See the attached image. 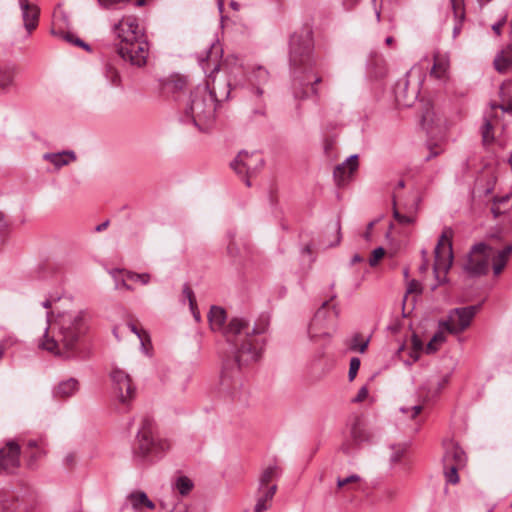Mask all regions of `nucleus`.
<instances>
[{
	"mask_svg": "<svg viewBox=\"0 0 512 512\" xmlns=\"http://www.w3.org/2000/svg\"><path fill=\"white\" fill-rule=\"evenodd\" d=\"M226 311L219 306H212L208 313V320L213 331L223 334L228 342L236 348L235 357L227 359L223 364L220 377V392L232 399L240 398V389L243 386L241 368L256 362L266 344L262 337L266 333L269 321L261 317L253 326L243 317H233L226 324Z\"/></svg>",
	"mask_w": 512,
	"mask_h": 512,
	"instance_id": "1",
	"label": "nucleus"
},
{
	"mask_svg": "<svg viewBox=\"0 0 512 512\" xmlns=\"http://www.w3.org/2000/svg\"><path fill=\"white\" fill-rule=\"evenodd\" d=\"M87 314L84 311L59 313L45 329L38 347L64 359L81 355V339L87 331Z\"/></svg>",
	"mask_w": 512,
	"mask_h": 512,
	"instance_id": "2",
	"label": "nucleus"
},
{
	"mask_svg": "<svg viewBox=\"0 0 512 512\" xmlns=\"http://www.w3.org/2000/svg\"><path fill=\"white\" fill-rule=\"evenodd\" d=\"M290 67L293 73V96L296 100L319 97L317 85L322 77L314 74L313 40L309 30L294 33L290 38Z\"/></svg>",
	"mask_w": 512,
	"mask_h": 512,
	"instance_id": "3",
	"label": "nucleus"
},
{
	"mask_svg": "<svg viewBox=\"0 0 512 512\" xmlns=\"http://www.w3.org/2000/svg\"><path fill=\"white\" fill-rule=\"evenodd\" d=\"M223 49L218 42H213L206 53L205 58H199L200 66L207 75V81L203 88H208L214 98L221 104L229 99L232 85H236V75L242 71V65L238 58L230 56L220 63Z\"/></svg>",
	"mask_w": 512,
	"mask_h": 512,
	"instance_id": "4",
	"label": "nucleus"
},
{
	"mask_svg": "<svg viewBox=\"0 0 512 512\" xmlns=\"http://www.w3.org/2000/svg\"><path fill=\"white\" fill-rule=\"evenodd\" d=\"M114 33L120 40L118 55L131 65L142 67L146 64L149 46L135 16H124L114 25Z\"/></svg>",
	"mask_w": 512,
	"mask_h": 512,
	"instance_id": "5",
	"label": "nucleus"
},
{
	"mask_svg": "<svg viewBox=\"0 0 512 512\" xmlns=\"http://www.w3.org/2000/svg\"><path fill=\"white\" fill-rule=\"evenodd\" d=\"M208 88L197 86L189 96L182 121L192 123L200 132L210 131L216 123V113L220 106Z\"/></svg>",
	"mask_w": 512,
	"mask_h": 512,
	"instance_id": "6",
	"label": "nucleus"
},
{
	"mask_svg": "<svg viewBox=\"0 0 512 512\" xmlns=\"http://www.w3.org/2000/svg\"><path fill=\"white\" fill-rule=\"evenodd\" d=\"M169 448L170 444L167 440L160 439L154 435L153 420L145 417L142 420L134 445L135 458L142 462L152 461L161 457Z\"/></svg>",
	"mask_w": 512,
	"mask_h": 512,
	"instance_id": "7",
	"label": "nucleus"
},
{
	"mask_svg": "<svg viewBox=\"0 0 512 512\" xmlns=\"http://www.w3.org/2000/svg\"><path fill=\"white\" fill-rule=\"evenodd\" d=\"M492 254L491 237L486 241L474 244L464 264V270L473 277L486 275L490 268V257Z\"/></svg>",
	"mask_w": 512,
	"mask_h": 512,
	"instance_id": "8",
	"label": "nucleus"
},
{
	"mask_svg": "<svg viewBox=\"0 0 512 512\" xmlns=\"http://www.w3.org/2000/svg\"><path fill=\"white\" fill-rule=\"evenodd\" d=\"M480 309V305H470L452 309L445 321L440 322V327L451 333L459 334L465 331Z\"/></svg>",
	"mask_w": 512,
	"mask_h": 512,
	"instance_id": "9",
	"label": "nucleus"
},
{
	"mask_svg": "<svg viewBox=\"0 0 512 512\" xmlns=\"http://www.w3.org/2000/svg\"><path fill=\"white\" fill-rule=\"evenodd\" d=\"M110 378L119 402L124 406H128L136 397L137 392L136 385L131 376L126 371L115 367L110 372Z\"/></svg>",
	"mask_w": 512,
	"mask_h": 512,
	"instance_id": "10",
	"label": "nucleus"
},
{
	"mask_svg": "<svg viewBox=\"0 0 512 512\" xmlns=\"http://www.w3.org/2000/svg\"><path fill=\"white\" fill-rule=\"evenodd\" d=\"M264 165L263 157L257 152L240 151L231 162L232 169L240 176L246 177V185L251 183L249 177L256 174Z\"/></svg>",
	"mask_w": 512,
	"mask_h": 512,
	"instance_id": "11",
	"label": "nucleus"
},
{
	"mask_svg": "<svg viewBox=\"0 0 512 512\" xmlns=\"http://www.w3.org/2000/svg\"><path fill=\"white\" fill-rule=\"evenodd\" d=\"M452 234L451 228L445 229L435 247L434 272L436 274L440 271L446 273L452 265Z\"/></svg>",
	"mask_w": 512,
	"mask_h": 512,
	"instance_id": "12",
	"label": "nucleus"
},
{
	"mask_svg": "<svg viewBox=\"0 0 512 512\" xmlns=\"http://www.w3.org/2000/svg\"><path fill=\"white\" fill-rule=\"evenodd\" d=\"M491 247L493 254L490 257L494 276H499L505 269L509 257L512 254V242L502 241L501 237L491 236Z\"/></svg>",
	"mask_w": 512,
	"mask_h": 512,
	"instance_id": "13",
	"label": "nucleus"
},
{
	"mask_svg": "<svg viewBox=\"0 0 512 512\" xmlns=\"http://www.w3.org/2000/svg\"><path fill=\"white\" fill-rule=\"evenodd\" d=\"M20 446L13 440L0 449V473H12L20 464Z\"/></svg>",
	"mask_w": 512,
	"mask_h": 512,
	"instance_id": "14",
	"label": "nucleus"
},
{
	"mask_svg": "<svg viewBox=\"0 0 512 512\" xmlns=\"http://www.w3.org/2000/svg\"><path fill=\"white\" fill-rule=\"evenodd\" d=\"M411 203L405 204L402 208L396 206L398 195L396 192L393 194L394 210L393 216L400 224H412L416 221V212L420 198L417 193H412Z\"/></svg>",
	"mask_w": 512,
	"mask_h": 512,
	"instance_id": "15",
	"label": "nucleus"
},
{
	"mask_svg": "<svg viewBox=\"0 0 512 512\" xmlns=\"http://www.w3.org/2000/svg\"><path fill=\"white\" fill-rule=\"evenodd\" d=\"M20 67L14 62L0 63V93H9L16 88Z\"/></svg>",
	"mask_w": 512,
	"mask_h": 512,
	"instance_id": "16",
	"label": "nucleus"
},
{
	"mask_svg": "<svg viewBox=\"0 0 512 512\" xmlns=\"http://www.w3.org/2000/svg\"><path fill=\"white\" fill-rule=\"evenodd\" d=\"M358 168V155L348 157L343 163L337 165L333 171V177L337 186L346 185Z\"/></svg>",
	"mask_w": 512,
	"mask_h": 512,
	"instance_id": "17",
	"label": "nucleus"
},
{
	"mask_svg": "<svg viewBox=\"0 0 512 512\" xmlns=\"http://www.w3.org/2000/svg\"><path fill=\"white\" fill-rule=\"evenodd\" d=\"M413 70L406 73L405 78L399 80L395 87V97L397 102L403 106H411L413 101L417 98L419 93L418 87L413 88L409 91L408 77L412 75Z\"/></svg>",
	"mask_w": 512,
	"mask_h": 512,
	"instance_id": "18",
	"label": "nucleus"
},
{
	"mask_svg": "<svg viewBox=\"0 0 512 512\" xmlns=\"http://www.w3.org/2000/svg\"><path fill=\"white\" fill-rule=\"evenodd\" d=\"M25 29L31 33L38 25L39 9L29 0H18Z\"/></svg>",
	"mask_w": 512,
	"mask_h": 512,
	"instance_id": "19",
	"label": "nucleus"
},
{
	"mask_svg": "<svg viewBox=\"0 0 512 512\" xmlns=\"http://www.w3.org/2000/svg\"><path fill=\"white\" fill-rule=\"evenodd\" d=\"M466 463V455L461 447H459L456 443L449 442L445 446V453L443 456V466L448 467V465L463 467Z\"/></svg>",
	"mask_w": 512,
	"mask_h": 512,
	"instance_id": "20",
	"label": "nucleus"
},
{
	"mask_svg": "<svg viewBox=\"0 0 512 512\" xmlns=\"http://www.w3.org/2000/svg\"><path fill=\"white\" fill-rule=\"evenodd\" d=\"M329 305L328 301L323 302L322 306L316 311L314 318L312 319L309 325V336L311 339H314L318 336H329V333L326 331L319 332L321 328L325 327V321L327 318V307Z\"/></svg>",
	"mask_w": 512,
	"mask_h": 512,
	"instance_id": "21",
	"label": "nucleus"
},
{
	"mask_svg": "<svg viewBox=\"0 0 512 512\" xmlns=\"http://www.w3.org/2000/svg\"><path fill=\"white\" fill-rule=\"evenodd\" d=\"M248 79L255 96L261 97L263 94L261 86L268 82L269 72L264 67L257 66L251 71Z\"/></svg>",
	"mask_w": 512,
	"mask_h": 512,
	"instance_id": "22",
	"label": "nucleus"
},
{
	"mask_svg": "<svg viewBox=\"0 0 512 512\" xmlns=\"http://www.w3.org/2000/svg\"><path fill=\"white\" fill-rule=\"evenodd\" d=\"M126 504L130 505L135 512H140L143 507L149 510L155 509V504L143 491H133L126 496Z\"/></svg>",
	"mask_w": 512,
	"mask_h": 512,
	"instance_id": "23",
	"label": "nucleus"
},
{
	"mask_svg": "<svg viewBox=\"0 0 512 512\" xmlns=\"http://www.w3.org/2000/svg\"><path fill=\"white\" fill-rule=\"evenodd\" d=\"M43 159L52 163L57 169L76 160L74 151L66 150L57 153H45Z\"/></svg>",
	"mask_w": 512,
	"mask_h": 512,
	"instance_id": "24",
	"label": "nucleus"
},
{
	"mask_svg": "<svg viewBox=\"0 0 512 512\" xmlns=\"http://www.w3.org/2000/svg\"><path fill=\"white\" fill-rule=\"evenodd\" d=\"M79 389V382L75 378L61 381L53 390L55 398H68L73 396Z\"/></svg>",
	"mask_w": 512,
	"mask_h": 512,
	"instance_id": "25",
	"label": "nucleus"
},
{
	"mask_svg": "<svg viewBox=\"0 0 512 512\" xmlns=\"http://www.w3.org/2000/svg\"><path fill=\"white\" fill-rule=\"evenodd\" d=\"M277 491V485L272 484L267 488H264L262 491H258L259 496L257 498L254 511L255 512H264L269 509L270 505L268 502H270L275 493Z\"/></svg>",
	"mask_w": 512,
	"mask_h": 512,
	"instance_id": "26",
	"label": "nucleus"
},
{
	"mask_svg": "<svg viewBox=\"0 0 512 512\" xmlns=\"http://www.w3.org/2000/svg\"><path fill=\"white\" fill-rule=\"evenodd\" d=\"M494 67L500 73H506L512 67V46L501 50L494 59Z\"/></svg>",
	"mask_w": 512,
	"mask_h": 512,
	"instance_id": "27",
	"label": "nucleus"
},
{
	"mask_svg": "<svg viewBox=\"0 0 512 512\" xmlns=\"http://www.w3.org/2000/svg\"><path fill=\"white\" fill-rule=\"evenodd\" d=\"M280 475L281 469L277 464H271L266 467L259 478L258 491H262L264 488L269 487V483L279 478Z\"/></svg>",
	"mask_w": 512,
	"mask_h": 512,
	"instance_id": "28",
	"label": "nucleus"
},
{
	"mask_svg": "<svg viewBox=\"0 0 512 512\" xmlns=\"http://www.w3.org/2000/svg\"><path fill=\"white\" fill-rule=\"evenodd\" d=\"M512 206V193H506L505 195L494 197L491 212L494 217L497 218L504 214Z\"/></svg>",
	"mask_w": 512,
	"mask_h": 512,
	"instance_id": "29",
	"label": "nucleus"
},
{
	"mask_svg": "<svg viewBox=\"0 0 512 512\" xmlns=\"http://www.w3.org/2000/svg\"><path fill=\"white\" fill-rule=\"evenodd\" d=\"M0 512H26V509L19 504L18 499L4 495L0 497Z\"/></svg>",
	"mask_w": 512,
	"mask_h": 512,
	"instance_id": "30",
	"label": "nucleus"
},
{
	"mask_svg": "<svg viewBox=\"0 0 512 512\" xmlns=\"http://www.w3.org/2000/svg\"><path fill=\"white\" fill-rule=\"evenodd\" d=\"M442 120L437 117L436 113L432 108H427L422 115V126L426 129L427 133H432L433 128L440 127Z\"/></svg>",
	"mask_w": 512,
	"mask_h": 512,
	"instance_id": "31",
	"label": "nucleus"
},
{
	"mask_svg": "<svg viewBox=\"0 0 512 512\" xmlns=\"http://www.w3.org/2000/svg\"><path fill=\"white\" fill-rule=\"evenodd\" d=\"M370 338H364L362 334L355 333L347 340V346L351 351L364 353L368 347Z\"/></svg>",
	"mask_w": 512,
	"mask_h": 512,
	"instance_id": "32",
	"label": "nucleus"
},
{
	"mask_svg": "<svg viewBox=\"0 0 512 512\" xmlns=\"http://www.w3.org/2000/svg\"><path fill=\"white\" fill-rule=\"evenodd\" d=\"M368 69L374 77H382L385 74L382 57L377 54L371 55L368 61Z\"/></svg>",
	"mask_w": 512,
	"mask_h": 512,
	"instance_id": "33",
	"label": "nucleus"
},
{
	"mask_svg": "<svg viewBox=\"0 0 512 512\" xmlns=\"http://www.w3.org/2000/svg\"><path fill=\"white\" fill-rule=\"evenodd\" d=\"M103 75L111 86H119L121 84V76L117 68L111 63H106Z\"/></svg>",
	"mask_w": 512,
	"mask_h": 512,
	"instance_id": "34",
	"label": "nucleus"
},
{
	"mask_svg": "<svg viewBox=\"0 0 512 512\" xmlns=\"http://www.w3.org/2000/svg\"><path fill=\"white\" fill-rule=\"evenodd\" d=\"M127 270H124V269H112V270H109V274L112 276V278L114 279L115 281V287L116 289H126V290H130L131 287L127 284L126 280L127 277L125 275V272Z\"/></svg>",
	"mask_w": 512,
	"mask_h": 512,
	"instance_id": "35",
	"label": "nucleus"
},
{
	"mask_svg": "<svg viewBox=\"0 0 512 512\" xmlns=\"http://www.w3.org/2000/svg\"><path fill=\"white\" fill-rule=\"evenodd\" d=\"M481 182V179L476 181L475 192L478 193L479 196L490 194L494 189L495 177L492 174H489L487 175V184L482 185Z\"/></svg>",
	"mask_w": 512,
	"mask_h": 512,
	"instance_id": "36",
	"label": "nucleus"
},
{
	"mask_svg": "<svg viewBox=\"0 0 512 512\" xmlns=\"http://www.w3.org/2000/svg\"><path fill=\"white\" fill-rule=\"evenodd\" d=\"M350 437L355 444H360L368 439L365 430L362 428L359 422L353 424Z\"/></svg>",
	"mask_w": 512,
	"mask_h": 512,
	"instance_id": "37",
	"label": "nucleus"
},
{
	"mask_svg": "<svg viewBox=\"0 0 512 512\" xmlns=\"http://www.w3.org/2000/svg\"><path fill=\"white\" fill-rule=\"evenodd\" d=\"M174 486L181 495H186L193 488V483L188 477L180 476L177 478Z\"/></svg>",
	"mask_w": 512,
	"mask_h": 512,
	"instance_id": "38",
	"label": "nucleus"
},
{
	"mask_svg": "<svg viewBox=\"0 0 512 512\" xmlns=\"http://www.w3.org/2000/svg\"><path fill=\"white\" fill-rule=\"evenodd\" d=\"M447 383H448L447 377H444L435 383L431 382L428 392L426 394V398L428 400L435 398L440 393V391L445 387V385Z\"/></svg>",
	"mask_w": 512,
	"mask_h": 512,
	"instance_id": "39",
	"label": "nucleus"
},
{
	"mask_svg": "<svg viewBox=\"0 0 512 512\" xmlns=\"http://www.w3.org/2000/svg\"><path fill=\"white\" fill-rule=\"evenodd\" d=\"M52 33L54 35H59L61 36L64 40H66L67 42H70V43H73L77 46H80V47H83L85 50H90V47L88 44H86L83 40L75 37L73 34L71 33H68V32H61V33H57L54 29L52 30Z\"/></svg>",
	"mask_w": 512,
	"mask_h": 512,
	"instance_id": "40",
	"label": "nucleus"
},
{
	"mask_svg": "<svg viewBox=\"0 0 512 512\" xmlns=\"http://www.w3.org/2000/svg\"><path fill=\"white\" fill-rule=\"evenodd\" d=\"M128 328L132 333H134L138 337L143 350H145V344L146 342H149L148 333L145 330L137 328V326L133 323H128Z\"/></svg>",
	"mask_w": 512,
	"mask_h": 512,
	"instance_id": "41",
	"label": "nucleus"
},
{
	"mask_svg": "<svg viewBox=\"0 0 512 512\" xmlns=\"http://www.w3.org/2000/svg\"><path fill=\"white\" fill-rule=\"evenodd\" d=\"M460 467L457 466H450L444 467V473L447 483L450 484H457L459 482V476H458V469Z\"/></svg>",
	"mask_w": 512,
	"mask_h": 512,
	"instance_id": "42",
	"label": "nucleus"
},
{
	"mask_svg": "<svg viewBox=\"0 0 512 512\" xmlns=\"http://www.w3.org/2000/svg\"><path fill=\"white\" fill-rule=\"evenodd\" d=\"M125 275L128 280L140 281L143 285H147L150 281V275L148 273L139 274L132 271H126Z\"/></svg>",
	"mask_w": 512,
	"mask_h": 512,
	"instance_id": "43",
	"label": "nucleus"
},
{
	"mask_svg": "<svg viewBox=\"0 0 512 512\" xmlns=\"http://www.w3.org/2000/svg\"><path fill=\"white\" fill-rule=\"evenodd\" d=\"M492 124L491 122L485 118L483 126L481 128L482 138L484 143H490L493 141L494 137L491 134Z\"/></svg>",
	"mask_w": 512,
	"mask_h": 512,
	"instance_id": "44",
	"label": "nucleus"
},
{
	"mask_svg": "<svg viewBox=\"0 0 512 512\" xmlns=\"http://www.w3.org/2000/svg\"><path fill=\"white\" fill-rule=\"evenodd\" d=\"M447 70V65L444 62L436 61L431 69L430 74L436 78H442Z\"/></svg>",
	"mask_w": 512,
	"mask_h": 512,
	"instance_id": "45",
	"label": "nucleus"
},
{
	"mask_svg": "<svg viewBox=\"0 0 512 512\" xmlns=\"http://www.w3.org/2000/svg\"><path fill=\"white\" fill-rule=\"evenodd\" d=\"M361 361L358 357H352L349 365L348 378L349 381H353L360 368Z\"/></svg>",
	"mask_w": 512,
	"mask_h": 512,
	"instance_id": "46",
	"label": "nucleus"
},
{
	"mask_svg": "<svg viewBox=\"0 0 512 512\" xmlns=\"http://www.w3.org/2000/svg\"><path fill=\"white\" fill-rule=\"evenodd\" d=\"M360 480H361V478L357 474H352L345 478L338 477L337 478V487L343 488L348 484L358 483Z\"/></svg>",
	"mask_w": 512,
	"mask_h": 512,
	"instance_id": "47",
	"label": "nucleus"
},
{
	"mask_svg": "<svg viewBox=\"0 0 512 512\" xmlns=\"http://www.w3.org/2000/svg\"><path fill=\"white\" fill-rule=\"evenodd\" d=\"M183 296L188 300L190 309H194L196 306V299L193 290L188 284L183 286Z\"/></svg>",
	"mask_w": 512,
	"mask_h": 512,
	"instance_id": "48",
	"label": "nucleus"
},
{
	"mask_svg": "<svg viewBox=\"0 0 512 512\" xmlns=\"http://www.w3.org/2000/svg\"><path fill=\"white\" fill-rule=\"evenodd\" d=\"M510 89L512 91V83L503 84L500 88L501 95L505 96V90ZM496 107L501 108L504 112H512V101L508 103H503L501 105H497Z\"/></svg>",
	"mask_w": 512,
	"mask_h": 512,
	"instance_id": "49",
	"label": "nucleus"
},
{
	"mask_svg": "<svg viewBox=\"0 0 512 512\" xmlns=\"http://www.w3.org/2000/svg\"><path fill=\"white\" fill-rule=\"evenodd\" d=\"M385 250L382 247H378L373 250L372 255L369 259L370 266H376L379 262V260L384 256Z\"/></svg>",
	"mask_w": 512,
	"mask_h": 512,
	"instance_id": "50",
	"label": "nucleus"
},
{
	"mask_svg": "<svg viewBox=\"0 0 512 512\" xmlns=\"http://www.w3.org/2000/svg\"><path fill=\"white\" fill-rule=\"evenodd\" d=\"M392 450H393V452L391 454L390 459L393 463H397L401 460V458L405 452V448L402 446H399V445L398 446L394 445V446H392Z\"/></svg>",
	"mask_w": 512,
	"mask_h": 512,
	"instance_id": "51",
	"label": "nucleus"
},
{
	"mask_svg": "<svg viewBox=\"0 0 512 512\" xmlns=\"http://www.w3.org/2000/svg\"><path fill=\"white\" fill-rule=\"evenodd\" d=\"M358 444H355L353 441H352V438L350 437V439L346 440L342 445H341V451L343 453H345L346 455H351L355 452V448Z\"/></svg>",
	"mask_w": 512,
	"mask_h": 512,
	"instance_id": "52",
	"label": "nucleus"
},
{
	"mask_svg": "<svg viewBox=\"0 0 512 512\" xmlns=\"http://www.w3.org/2000/svg\"><path fill=\"white\" fill-rule=\"evenodd\" d=\"M367 396H368V389L365 386H363L359 389L357 395L353 399V402H355V403L362 402L363 400H365L367 398Z\"/></svg>",
	"mask_w": 512,
	"mask_h": 512,
	"instance_id": "53",
	"label": "nucleus"
},
{
	"mask_svg": "<svg viewBox=\"0 0 512 512\" xmlns=\"http://www.w3.org/2000/svg\"><path fill=\"white\" fill-rule=\"evenodd\" d=\"M187 82L184 77L178 76L172 81L173 89L182 90L186 86Z\"/></svg>",
	"mask_w": 512,
	"mask_h": 512,
	"instance_id": "54",
	"label": "nucleus"
},
{
	"mask_svg": "<svg viewBox=\"0 0 512 512\" xmlns=\"http://www.w3.org/2000/svg\"><path fill=\"white\" fill-rule=\"evenodd\" d=\"M334 144H335V142L333 139H325V141H324V151L328 157L332 156V152L334 150Z\"/></svg>",
	"mask_w": 512,
	"mask_h": 512,
	"instance_id": "55",
	"label": "nucleus"
},
{
	"mask_svg": "<svg viewBox=\"0 0 512 512\" xmlns=\"http://www.w3.org/2000/svg\"><path fill=\"white\" fill-rule=\"evenodd\" d=\"M412 344L415 352H419L423 349V343L416 335L412 337Z\"/></svg>",
	"mask_w": 512,
	"mask_h": 512,
	"instance_id": "56",
	"label": "nucleus"
},
{
	"mask_svg": "<svg viewBox=\"0 0 512 512\" xmlns=\"http://www.w3.org/2000/svg\"><path fill=\"white\" fill-rule=\"evenodd\" d=\"M438 350V344H436L432 339L426 345L427 353H434Z\"/></svg>",
	"mask_w": 512,
	"mask_h": 512,
	"instance_id": "57",
	"label": "nucleus"
},
{
	"mask_svg": "<svg viewBox=\"0 0 512 512\" xmlns=\"http://www.w3.org/2000/svg\"><path fill=\"white\" fill-rule=\"evenodd\" d=\"M64 463L68 467H72L75 463V455L72 453H69L64 458Z\"/></svg>",
	"mask_w": 512,
	"mask_h": 512,
	"instance_id": "58",
	"label": "nucleus"
},
{
	"mask_svg": "<svg viewBox=\"0 0 512 512\" xmlns=\"http://www.w3.org/2000/svg\"><path fill=\"white\" fill-rule=\"evenodd\" d=\"M504 22H505V20H501V21H498L497 23L492 25V30L494 31V33L496 35H500L501 34V28H502Z\"/></svg>",
	"mask_w": 512,
	"mask_h": 512,
	"instance_id": "59",
	"label": "nucleus"
},
{
	"mask_svg": "<svg viewBox=\"0 0 512 512\" xmlns=\"http://www.w3.org/2000/svg\"><path fill=\"white\" fill-rule=\"evenodd\" d=\"M376 1L377 0H371L372 5H373L374 10H375L376 20H377V22H380V20H381V9L376 7Z\"/></svg>",
	"mask_w": 512,
	"mask_h": 512,
	"instance_id": "60",
	"label": "nucleus"
},
{
	"mask_svg": "<svg viewBox=\"0 0 512 512\" xmlns=\"http://www.w3.org/2000/svg\"><path fill=\"white\" fill-rule=\"evenodd\" d=\"M340 227L341 226H336V229H335V233H336V240L334 243H330L328 246L332 247L334 246L335 244H338L340 242V238H341V232H340Z\"/></svg>",
	"mask_w": 512,
	"mask_h": 512,
	"instance_id": "61",
	"label": "nucleus"
},
{
	"mask_svg": "<svg viewBox=\"0 0 512 512\" xmlns=\"http://www.w3.org/2000/svg\"><path fill=\"white\" fill-rule=\"evenodd\" d=\"M432 340L436 343V344H440L444 341V336L441 334V333H437L433 336Z\"/></svg>",
	"mask_w": 512,
	"mask_h": 512,
	"instance_id": "62",
	"label": "nucleus"
},
{
	"mask_svg": "<svg viewBox=\"0 0 512 512\" xmlns=\"http://www.w3.org/2000/svg\"><path fill=\"white\" fill-rule=\"evenodd\" d=\"M192 314H193V317L195 319L196 322H199L200 319H201V316H200V312L197 310V305L194 307V309H190Z\"/></svg>",
	"mask_w": 512,
	"mask_h": 512,
	"instance_id": "63",
	"label": "nucleus"
},
{
	"mask_svg": "<svg viewBox=\"0 0 512 512\" xmlns=\"http://www.w3.org/2000/svg\"><path fill=\"white\" fill-rule=\"evenodd\" d=\"M412 418H415L421 411H422V406L421 405H415L412 407Z\"/></svg>",
	"mask_w": 512,
	"mask_h": 512,
	"instance_id": "64",
	"label": "nucleus"
}]
</instances>
